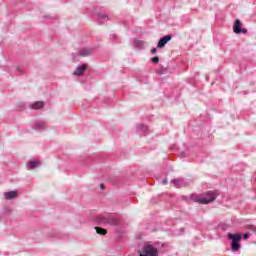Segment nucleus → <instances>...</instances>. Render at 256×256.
Here are the masks:
<instances>
[{"mask_svg":"<svg viewBox=\"0 0 256 256\" xmlns=\"http://www.w3.org/2000/svg\"><path fill=\"white\" fill-rule=\"evenodd\" d=\"M191 201H195L196 203H201L202 205H209V203H213L215 199H217V195L215 192H207L204 196H199L197 194H192L190 196Z\"/></svg>","mask_w":256,"mask_h":256,"instance_id":"f257e3e1","label":"nucleus"},{"mask_svg":"<svg viewBox=\"0 0 256 256\" xmlns=\"http://www.w3.org/2000/svg\"><path fill=\"white\" fill-rule=\"evenodd\" d=\"M96 225H117L119 221L113 214L104 213L95 217Z\"/></svg>","mask_w":256,"mask_h":256,"instance_id":"f03ea898","label":"nucleus"},{"mask_svg":"<svg viewBox=\"0 0 256 256\" xmlns=\"http://www.w3.org/2000/svg\"><path fill=\"white\" fill-rule=\"evenodd\" d=\"M228 239L231 240L232 251L237 252V251H239V249H241V239H243L242 234L228 233Z\"/></svg>","mask_w":256,"mask_h":256,"instance_id":"7ed1b4c3","label":"nucleus"},{"mask_svg":"<svg viewBox=\"0 0 256 256\" xmlns=\"http://www.w3.org/2000/svg\"><path fill=\"white\" fill-rule=\"evenodd\" d=\"M140 256H159V251L157 248L151 244H146L141 252Z\"/></svg>","mask_w":256,"mask_h":256,"instance_id":"20e7f679","label":"nucleus"},{"mask_svg":"<svg viewBox=\"0 0 256 256\" xmlns=\"http://www.w3.org/2000/svg\"><path fill=\"white\" fill-rule=\"evenodd\" d=\"M233 31L236 35H240V33H243L244 35L247 34V29L243 28V23H241V20L239 19H236L233 25Z\"/></svg>","mask_w":256,"mask_h":256,"instance_id":"39448f33","label":"nucleus"},{"mask_svg":"<svg viewBox=\"0 0 256 256\" xmlns=\"http://www.w3.org/2000/svg\"><path fill=\"white\" fill-rule=\"evenodd\" d=\"M138 135H145L149 131V127L139 124L136 128Z\"/></svg>","mask_w":256,"mask_h":256,"instance_id":"423d86ee","label":"nucleus"},{"mask_svg":"<svg viewBox=\"0 0 256 256\" xmlns=\"http://www.w3.org/2000/svg\"><path fill=\"white\" fill-rule=\"evenodd\" d=\"M47 127V124L43 121H38L34 124L33 128L36 131H43V129H45Z\"/></svg>","mask_w":256,"mask_h":256,"instance_id":"0eeeda50","label":"nucleus"},{"mask_svg":"<svg viewBox=\"0 0 256 256\" xmlns=\"http://www.w3.org/2000/svg\"><path fill=\"white\" fill-rule=\"evenodd\" d=\"M17 195H18L17 191L4 192V197L8 201L11 200V199H15L17 197Z\"/></svg>","mask_w":256,"mask_h":256,"instance_id":"6e6552de","label":"nucleus"},{"mask_svg":"<svg viewBox=\"0 0 256 256\" xmlns=\"http://www.w3.org/2000/svg\"><path fill=\"white\" fill-rule=\"evenodd\" d=\"M86 69H87V64H82L76 68L74 75H83Z\"/></svg>","mask_w":256,"mask_h":256,"instance_id":"1a4fd4ad","label":"nucleus"},{"mask_svg":"<svg viewBox=\"0 0 256 256\" xmlns=\"http://www.w3.org/2000/svg\"><path fill=\"white\" fill-rule=\"evenodd\" d=\"M171 39H173L172 35H166L164 37L161 38V48L163 49V47H165V45H167V43H169V41H171Z\"/></svg>","mask_w":256,"mask_h":256,"instance_id":"9d476101","label":"nucleus"},{"mask_svg":"<svg viewBox=\"0 0 256 256\" xmlns=\"http://www.w3.org/2000/svg\"><path fill=\"white\" fill-rule=\"evenodd\" d=\"M45 106V103L43 101H37L32 103L31 108L32 109H43V107Z\"/></svg>","mask_w":256,"mask_h":256,"instance_id":"9b49d317","label":"nucleus"},{"mask_svg":"<svg viewBox=\"0 0 256 256\" xmlns=\"http://www.w3.org/2000/svg\"><path fill=\"white\" fill-rule=\"evenodd\" d=\"M41 163L38 160L30 161L27 163L28 169H35V167H39Z\"/></svg>","mask_w":256,"mask_h":256,"instance_id":"f8f14e48","label":"nucleus"},{"mask_svg":"<svg viewBox=\"0 0 256 256\" xmlns=\"http://www.w3.org/2000/svg\"><path fill=\"white\" fill-rule=\"evenodd\" d=\"M80 57H87V55H91V49L83 48L79 51Z\"/></svg>","mask_w":256,"mask_h":256,"instance_id":"ddd939ff","label":"nucleus"},{"mask_svg":"<svg viewBox=\"0 0 256 256\" xmlns=\"http://www.w3.org/2000/svg\"><path fill=\"white\" fill-rule=\"evenodd\" d=\"M172 183H173L174 187L179 188V187H181V185H183V179H179V178L174 179V180H172Z\"/></svg>","mask_w":256,"mask_h":256,"instance_id":"4468645a","label":"nucleus"},{"mask_svg":"<svg viewBox=\"0 0 256 256\" xmlns=\"http://www.w3.org/2000/svg\"><path fill=\"white\" fill-rule=\"evenodd\" d=\"M134 45L138 49H143V47L145 46V42H143L141 40H134Z\"/></svg>","mask_w":256,"mask_h":256,"instance_id":"2eb2a0df","label":"nucleus"},{"mask_svg":"<svg viewBox=\"0 0 256 256\" xmlns=\"http://www.w3.org/2000/svg\"><path fill=\"white\" fill-rule=\"evenodd\" d=\"M96 233H98V235H106L107 234V230L101 227H95Z\"/></svg>","mask_w":256,"mask_h":256,"instance_id":"dca6fc26","label":"nucleus"},{"mask_svg":"<svg viewBox=\"0 0 256 256\" xmlns=\"http://www.w3.org/2000/svg\"><path fill=\"white\" fill-rule=\"evenodd\" d=\"M99 19H103L104 21H109V16L105 14H98Z\"/></svg>","mask_w":256,"mask_h":256,"instance_id":"f3484780","label":"nucleus"},{"mask_svg":"<svg viewBox=\"0 0 256 256\" xmlns=\"http://www.w3.org/2000/svg\"><path fill=\"white\" fill-rule=\"evenodd\" d=\"M152 63H159V57H157V56L153 57Z\"/></svg>","mask_w":256,"mask_h":256,"instance_id":"a211bd4d","label":"nucleus"},{"mask_svg":"<svg viewBox=\"0 0 256 256\" xmlns=\"http://www.w3.org/2000/svg\"><path fill=\"white\" fill-rule=\"evenodd\" d=\"M243 238H244V239H249V233H245V234L243 235Z\"/></svg>","mask_w":256,"mask_h":256,"instance_id":"6ab92c4d","label":"nucleus"},{"mask_svg":"<svg viewBox=\"0 0 256 256\" xmlns=\"http://www.w3.org/2000/svg\"><path fill=\"white\" fill-rule=\"evenodd\" d=\"M157 47H158V49H161V39H160V40H158Z\"/></svg>","mask_w":256,"mask_h":256,"instance_id":"aec40b11","label":"nucleus"},{"mask_svg":"<svg viewBox=\"0 0 256 256\" xmlns=\"http://www.w3.org/2000/svg\"><path fill=\"white\" fill-rule=\"evenodd\" d=\"M116 38H117V36H116L115 34H113V35L111 36V39H112L113 41H115Z\"/></svg>","mask_w":256,"mask_h":256,"instance_id":"412c9836","label":"nucleus"},{"mask_svg":"<svg viewBox=\"0 0 256 256\" xmlns=\"http://www.w3.org/2000/svg\"><path fill=\"white\" fill-rule=\"evenodd\" d=\"M151 51H152L153 54L157 53V49L156 48H153Z\"/></svg>","mask_w":256,"mask_h":256,"instance_id":"4be33fe9","label":"nucleus"},{"mask_svg":"<svg viewBox=\"0 0 256 256\" xmlns=\"http://www.w3.org/2000/svg\"><path fill=\"white\" fill-rule=\"evenodd\" d=\"M100 189H105V185H103V184H100Z\"/></svg>","mask_w":256,"mask_h":256,"instance_id":"5701e85b","label":"nucleus"},{"mask_svg":"<svg viewBox=\"0 0 256 256\" xmlns=\"http://www.w3.org/2000/svg\"><path fill=\"white\" fill-rule=\"evenodd\" d=\"M164 185H167V179L163 180Z\"/></svg>","mask_w":256,"mask_h":256,"instance_id":"b1692460","label":"nucleus"},{"mask_svg":"<svg viewBox=\"0 0 256 256\" xmlns=\"http://www.w3.org/2000/svg\"><path fill=\"white\" fill-rule=\"evenodd\" d=\"M163 73H165V70H163V68H162V70H161V74L163 75Z\"/></svg>","mask_w":256,"mask_h":256,"instance_id":"393cba45","label":"nucleus"},{"mask_svg":"<svg viewBox=\"0 0 256 256\" xmlns=\"http://www.w3.org/2000/svg\"><path fill=\"white\" fill-rule=\"evenodd\" d=\"M157 73H158V74H160V73H161V71L157 70Z\"/></svg>","mask_w":256,"mask_h":256,"instance_id":"a878e982","label":"nucleus"}]
</instances>
